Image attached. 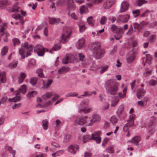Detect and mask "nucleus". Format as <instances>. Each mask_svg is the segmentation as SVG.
Listing matches in <instances>:
<instances>
[{"instance_id": "obj_1", "label": "nucleus", "mask_w": 157, "mask_h": 157, "mask_svg": "<svg viewBox=\"0 0 157 157\" xmlns=\"http://www.w3.org/2000/svg\"><path fill=\"white\" fill-rule=\"evenodd\" d=\"M116 83V80L113 79H108L105 82V87L106 90L111 95L117 94L118 86Z\"/></svg>"}, {"instance_id": "obj_2", "label": "nucleus", "mask_w": 157, "mask_h": 157, "mask_svg": "<svg viewBox=\"0 0 157 157\" xmlns=\"http://www.w3.org/2000/svg\"><path fill=\"white\" fill-rule=\"evenodd\" d=\"M33 48L31 44L29 45L27 42H25L22 44L21 47L20 48L19 52L21 56V58H25L26 51L27 57H28L31 55V52L33 51Z\"/></svg>"}, {"instance_id": "obj_3", "label": "nucleus", "mask_w": 157, "mask_h": 157, "mask_svg": "<svg viewBox=\"0 0 157 157\" xmlns=\"http://www.w3.org/2000/svg\"><path fill=\"white\" fill-rule=\"evenodd\" d=\"M100 46L99 43L94 44L93 45V56L94 57L97 59H101L105 53L104 50L100 48Z\"/></svg>"}, {"instance_id": "obj_4", "label": "nucleus", "mask_w": 157, "mask_h": 157, "mask_svg": "<svg viewBox=\"0 0 157 157\" xmlns=\"http://www.w3.org/2000/svg\"><path fill=\"white\" fill-rule=\"evenodd\" d=\"M89 102L88 100H85L82 101L81 102L79 108L78 112L79 113H81L82 111L85 113H89L91 110V108H86L89 105Z\"/></svg>"}, {"instance_id": "obj_5", "label": "nucleus", "mask_w": 157, "mask_h": 157, "mask_svg": "<svg viewBox=\"0 0 157 157\" xmlns=\"http://www.w3.org/2000/svg\"><path fill=\"white\" fill-rule=\"evenodd\" d=\"M88 118L87 116L78 117L74 121V124L75 126L84 125L87 123Z\"/></svg>"}, {"instance_id": "obj_6", "label": "nucleus", "mask_w": 157, "mask_h": 157, "mask_svg": "<svg viewBox=\"0 0 157 157\" xmlns=\"http://www.w3.org/2000/svg\"><path fill=\"white\" fill-rule=\"evenodd\" d=\"M71 34V30L70 28H67L63 34L62 35V39L60 40L61 43H65L67 42L69 39V36Z\"/></svg>"}, {"instance_id": "obj_7", "label": "nucleus", "mask_w": 157, "mask_h": 157, "mask_svg": "<svg viewBox=\"0 0 157 157\" xmlns=\"http://www.w3.org/2000/svg\"><path fill=\"white\" fill-rule=\"evenodd\" d=\"M45 50H47V49L44 48L40 44L36 45L34 49V51L37 54L38 56H41L44 55Z\"/></svg>"}, {"instance_id": "obj_8", "label": "nucleus", "mask_w": 157, "mask_h": 157, "mask_svg": "<svg viewBox=\"0 0 157 157\" xmlns=\"http://www.w3.org/2000/svg\"><path fill=\"white\" fill-rule=\"evenodd\" d=\"M101 116L98 114H94L92 117V118L90 120V122L86 125V126H91L94 122H99L101 121Z\"/></svg>"}, {"instance_id": "obj_9", "label": "nucleus", "mask_w": 157, "mask_h": 157, "mask_svg": "<svg viewBox=\"0 0 157 157\" xmlns=\"http://www.w3.org/2000/svg\"><path fill=\"white\" fill-rule=\"evenodd\" d=\"M75 61L74 56L71 54H67L62 60V63L64 64L68 63H73Z\"/></svg>"}, {"instance_id": "obj_10", "label": "nucleus", "mask_w": 157, "mask_h": 157, "mask_svg": "<svg viewBox=\"0 0 157 157\" xmlns=\"http://www.w3.org/2000/svg\"><path fill=\"white\" fill-rule=\"evenodd\" d=\"M130 17L129 14H126L124 15H119L117 18V22H122L125 23L128 21Z\"/></svg>"}, {"instance_id": "obj_11", "label": "nucleus", "mask_w": 157, "mask_h": 157, "mask_svg": "<svg viewBox=\"0 0 157 157\" xmlns=\"http://www.w3.org/2000/svg\"><path fill=\"white\" fill-rule=\"evenodd\" d=\"M101 133L100 131L96 132L91 134V139L95 141L97 144L100 143L101 140V138L100 136Z\"/></svg>"}, {"instance_id": "obj_12", "label": "nucleus", "mask_w": 157, "mask_h": 157, "mask_svg": "<svg viewBox=\"0 0 157 157\" xmlns=\"http://www.w3.org/2000/svg\"><path fill=\"white\" fill-rule=\"evenodd\" d=\"M27 86L26 85H22L21 87L17 90L14 91L13 94L15 95H18L20 94V93L25 94L26 92Z\"/></svg>"}, {"instance_id": "obj_13", "label": "nucleus", "mask_w": 157, "mask_h": 157, "mask_svg": "<svg viewBox=\"0 0 157 157\" xmlns=\"http://www.w3.org/2000/svg\"><path fill=\"white\" fill-rule=\"evenodd\" d=\"M129 4L128 2L124 1L121 4L120 12L123 13L126 11L128 8Z\"/></svg>"}, {"instance_id": "obj_14", "label": "nucleus", "mask_w": 157, "mask_h": 157, "mask_svg": "<svg viewBox=\"0 0 157 157\" xmlns=\"http://www.w3.org/2000/svg\"><path fill=\"white\" fill-rule=\"evenodd\" d=\"M73 0H58L56 2L57 6H60L66 4H69L73 3Z\"/></svg>"}, {"instance_id": "obj_15", "label": "nucleus", "mask_w": 157, "mask_h": 157, "mask_svg": "<svg viewBox=\"0 0 157 157\" xmlns=\"http://www.w3.org/2000/svg\"><path fill=\"white\" fill-rule=\"evenodd\" d=\"M79 147L77 145H72L69 146L67 149L68 151L72 154H75L78 150Z\"/></svg>"}, {"instance_id": "obj_16", "label": "nucleus", "mask_w": 157, "mask_h": 157, "mask_svg": "<svg viewBox=\"0 0 157 157\" xmlns=\"http://www.w3.org/2000/svg\"><path fill=\"white\" fill-rule=\"evenodd\" d=\"M85 45V39L82 38L79 39L76 44V47L78 49H79L82 48Z\"/></svg>"}, {"instance_id": "obj_17", "label": "nucleus", "mask_w": 157, "mask_h": 157, "mask_svg": "<svg viewBox=\"0 0 157 157\" xmlns=\"http://www.w3.org/2000/svg\"><path fill=\"white\" fill-rule=\"evenodd\" d=\"M111 29L114 33L117 34L120 33H121L122 29L121 27L117 26L113 24L112 25Z\"/></svg>"}, {"instance_id": "obj_18", "label": "nucleus", "mask_w": 157, "mask_h": 157, "mask_svg": "<svg viewBox=\"0 0 157 157\" xmlns=\"http://www.w3.org/2000/svg\"><path fill=\"white\" fill-rule=\"evenodd\" d=\"M124 108V105L121 104L119 106L117 110V111L116 114L118 117L121 119L122 118L121 116L122 113H123Z\"/></svg>"}, {"instance_id": "obj_19", "label": "nucleus", "mask_w": 157, "mask_h": 157, "mask_svg": "<svg viewBox=\"0 0 157 157\" xmlns=\"http://www.w3.org/2000/svg\"><path fill=\"white\" fill-rule=\"evenodd\" d=\"M115 0H107L104 3L103 6L105 9H108L115 2Z\"/></svg>"}, {"instance_id": "obj_20", "label": "nucleus", "mask_w": 157, "mask_h": 157, "mask_svg": "<svg viewBox=\"0 0 157 157\" xmlns=\"http://www.w3.org/2000/svg\"><path fill=\"white\" fill-rule=\"evenodd\" d=\"M78 26L80 33L83 32L86 29L85 23L82 21H80L78 22Z\"/></svg>"}, {"instance_id": "obj_21", "label": "nucleus", "mask_w": 157, "mask_h": 157, "mask_svg": "<svg viewBox=\"0 0 157 157\" xmlns=\"http://www.w3.org/2000/svg\"><path fill=\"white\" fill-rule=\"evenodd\" d=\"M145 94V91L142 88L139 89L137 91L136 95L139 99L143 98Z\"/></svg>"}, {"instance_id": "obj_22", "label": "nucleus", "mask_w": 157, "mask_h": 157, "mask_svg": "<svg viewBox=\"0 0 157 157\" xmlns=\"http://www.w3.org/2000/svg\"><path fill=\"white\" fill-rule=\"evenodd\" d=\"M140 25L137 24L136 23H135L134 25V28L135 29V31L137 32H139L140 29L142 27L141 25H144L147 24V23L144 22V21L141 22L140 23Z\"/></svg>"}, {"instance_id": "obj_23", "label": "nucleus", "mask_w": 157, "mask_h": 157, "mask_svg": "<svg viewBox=\"0 0 157 157\" xmlns=\"http://www.w3.org/2000/svg\"><path fill=\"white\" fill-rule=\"evenodd\" d=\"M13 18L15 19L16 20H18L19 23L21 25H23L24 23V21L23 18L21 15L19 14H16L13 16Z\"/></svg>"}, {"instance_id": "obj_24", "label": "nucleus", "mask_w": 157, "mask_h": 157, "mask_svg": "<svg viewBox=\"0 0 157 157\" xmlns=\"http://www.w3.org/2000/svg\"><path fill=\"white\" fill-rule=\"evenodd\" d=\"M140 140V137L139 136H136L134 137L131 140V143L135 145H137L139 144V142Z\"/></svg>"}, {"instance_id": "obj_25", "label": "nucleus", "mask_w": 157, "mask_h": 157, "mask_svg": "<svg viewBox=\"0 0 157 157\" xmlns=\"http://www.w3.org/2000/svg\"><path fill=\"white\" fill-rule=\"evenodd\" d=\"M37 94V92L35 91H30L27 93L26 97L29 99H30L36 96Z\"/></svg>"}, {"instance_id": "obj_26", "label": "nucleus", "mask_w": 157, "mask_h": 157, "mask_svg": "<svg viewBox=\"0 0 157 157\" xmlns=\"http://www.w3.org/2000/svg\"><path fill=\"white\" fill-rule=\"evenodd\" d=\"M6 73L4 71H0V82L2 83L6 82Z\"/></svg>"}, {"instance_id": "obj_27", "label": "nucleus", "mask_w": 157, "mask_h": 157, "mask_svg": "<svg viewBox=\"0 0 157 157\" xmlns=\"http://www.w3.org/2000/svg\"><path fill=\"white\" fill-rule=\"evenodd\" d=\"M69 70V68L67 67H64L59 69L58 73L59 74H62L65 73L68 71Z\"/></svg>"}, {"instance_id": "obj_28", "label": "nucleus", "mask_w": 157, "mask_h": 157, "mask_svg": "<svg viewBox=\"0 0 157 157\" xmlns=\"http://www.w3.org/2000/svg\"><path fill=\"white\" fill-rule=\"evenodd\" d=\"M49 18L50 24L52 25L58 24L60 21V19L58 18L49 17Z\"/></svg>"}, {"instance_id": "obj_29", "label": "nucleus", "mask_w": 157, "mask_h": 157, "mask_svg": "<svg viewBox=\"0 0 157 157\" xmlns=\"http://www.w3.org/2000/svg\"><path fill=\"white\" fill-rule=\"evenodd\" d=\"M26 76V75L25 73L22 72L20 73L18 80V82L19 84L22 83Z\"/></svg>"}, {"instance_id": "obj_30", "label": "nucleus", "mask_w": 157, "mask_h": 157, "mask_svg": "<svg viewBox=\"0 0 157 157\" xmlns=\"http://www.w3.org/2000/svg\"><path fill=\"white\" fill-rule=\"evenodd\" d=\"M52 93L51 92H48L42 95V98L44 100H46L50 98L52 95Z\"/></svg>"}, {"instance_id": "obj_31", "label": "nucleus", "mask_w": 157, "mask_h": 157, "mask_svg": "<svg viewBox=\"0 0 157 157\" xmlns=\"http://www.w3.org/2000/svg\"><path fill=\"white\" fill-rule=\"evenodd\" d=\"M64 152V150H59L52 153V155L53 157H56L61 155Z\"/></svg>"}, {"instance_id": "obj_32", "label": "nucleus", "mask_w": 157, "mask_h": 157, "mask_svg": "<svg viewBox=\"0 0 157 157\" xmlns=\"http://www.w3.org/2000/svg\"><path fill=\"white\" fill-rule=\"evenodd\" d=\"M135 59V53H132L129 57L127 59V62L130 63L134 61Z\"/></svg>"}, {"instance_id": "obj_33", "label": "nucleus", "mask_w": 157, "mask_h": 157, "mask_svg": "<svg viewBox=\"0 0 157 157\" xmlns=\"http://www.w3.org/2000/svg\"><path fill=\"white\" fill-rule=\"evenodd\" d=\"M67 14L69 17H71L74 20H76L78 19V17L77 14L75 12H73L70 13V12H69L67 13Z\"/></svg>"}, {"instance_id": "obj_34", "label": "nucleus", "mask_w": 157, "mask_h": 157, "mask_svg": "<svg viewBox=\"0 0 157 157\" xmlns=\"http://www.w3.org/2000/svg\"><path fill=\"white\" fill-rule=\"evenodd\" d=\"M48 121L47 119H45L42 121V125L44 130H46L48 129Z\"/></svg>"}, {"instance_id": "obj_35", "label": "nucleus", "mask_w": 157, "mask_h": 157, "mask_svg": "<svg viewBox=\"0 0 157 157\" xmlns=\"http://www.w3.org/2000/svg\"><path fill=\"white\" fill-rule=\"evenodd\" d=\"M118 120V119L115 116H111L109 119L110 122L113 124H116Z\"/></svg>"}, {"instance_id": "obj_36", "label": "nucleus", "mask_w": 157, "mask_h": 157, "mask_svg": "<svg viewBox=\"0 0 157 157\" xmlns=\"http://www.w3.org/2000/svg\"><path fill=\"white\" fill-rule=\"evenodd\" d=\"M21 99L20 97L18 95H16V97L12 98H10L8 100L10 102H16L19 101Z\"/></svg>"}, {"instance_id": "obj_37", "label": "nucleus", "mask_w": 157, "mask_h": 157, "mask_svg": "<svg viewBox=\"0 0 157 157\" xmlns=\"http://www.w3.org/2000/svg\"><path fill=\"white\" fill-rule=\"evenodd\" d=\"M18 63L17 61H14L10 63L8 65V67L10 69H13L16 67Z\"/></svg>"}, {"instance_id": "obj_38", "label": "nucleus", "mask_w": 157, "mask_h": 157, "mask_svg": "<svg viewBox=\"0 0 157 157\" xmlns=\"http://www.w3.org/2000/svg\"><path fill=\"white\" fill-rule=\"evenodd\" d=\"M8 51V47L7 46H4L2 48L1 54L2 55L4 56L5 55Z\"/></svg>"}, {"instance_id": "obj_39", "label": "nucleus", "mask_w": 157, "mask_h": 157, "mask_svg": "<svg viewBox=\"0 0 157 157\" xmlns=\"http://www.w3.org/2000/svg\"><path fill=\"white\" fill-rule=\"evenodd\" d=\"M88 12V10L86 6L83 5L80 8V12L82 14L84 13H87Z\"/></svg>"}, {"instance_id": "obj_40", "label": "nucleus", "mask_w": 157, "mask_h": 157, "mask_svg": "<svg viewBox=\"0 0 157 157\" xmlns=\"http://www.w3.org/2000/svg\"><path fill=\"white\" fill-rule=\"evenodd\" d=\"M136 117V116L134 114L130 115L129 119L128 120V122H130L131 124H133L134 121Z\"/></svg>"}, {"instance_id": "obj_41", "label": "nucleus", "mask_w": 157, "mask_h": 157, "mask_svg": "<svg viewBox=\"0 0 157 157\" xmlns=\"http://www.w3.org/2000/svg\"><path fill=\"white\" fill-rule=\"evenodd\" d=\"M87 22L90 25L93 26L94 25L93 17L92 16L88 17L87 19Z\"/></svg>"}, {"instance_id": "obj_42", "label": "nucleus", "mask_w": 157, "mask_h": 157, "mask_svg": "<svg viewBox=\"0 0 157 157\" xmlns=\"http://www.w3.org/2000/svg\"><path fill=\"white\" fill-rule=\"evenodd\" d=\"M156 37L155 35L152 34L149 37L148 40L150 42L153 43L156 40Z\"/></svg>"}, {"instance_id": "obj_43", "label": "nucleus", "mask_w": 157, "mask_h": 157, "mask_svg": "<svg viewBox=\"0 0 157 157\" xmlns=\"http://www.w3.org/2000/svg\"><path fill=\"white\" fill-rule=\"evenodd\" d=\"M152 58L150 54L146 55V62L148 64L150 65L151 63Z\"/></svg>"}, {"instance_id": "obj_44", "label": "nucleus", "mask_w": 157, "mask_h": 157, "mask_svg": "<svg viewBox=\"0 0 157 157\" xmlns=\"http://www.w3.org/2000/svg\"><path fill=\"white\" fill-rule=\"evenodd\" d=\"M38 87L40 89L45 88V82L44 80L41 79L39 83Z\"/></svg>"}, {"instance_id": "obj_45", "label": "nucleus", "mask_w": 157, "mask_h": 157, "mask_svg": "<svg viewBox=\"0 0 157 157\" xmlns=\"http://www.w3.org/2000/svg\"><path fill=\"white\" fill-rule=\"evenodd\" d=\"M91 136L90 137V136L88 135L84 136L83 137V141L84 143H85L90 140H92Z\"/></svg>"}, {"instance_id": "obj_46", "label": "nucleus", "mask_w": 157, "mask_h": 157, "mask_svg": "<svg viewBox=\"0 0 157 157\" xmlns=\"http://www.w3.org/2000/svg\"><path fill=\"white\" fill-rule=\"evenodd\" d=\"M61 46L59 44H56L53 47L52 49L49 52L51 53L52 50L56 51L59 50L61 48Z\"/></svg>"}, {"instance_id": "obj_47", "label": "nucleus", "mask_w": 157, "mask_h": 157, "mask_svg": "<svg viewBox=\"0 0 157 157\" xmlns=\"http://www.w3.org/2000/svg\"><path fill=\"white\" fill-rule=\"evenodd\" d=\"M106 151L109 153H112L114 152V149L113 145L108 147L106 150Z\"/></svg>"}, {"instance_id": "obj_48", "label": "nucleus", "mask_w": 157, "mask_h": 157, "mask_svg": "<svg viewBox=\"0 0 157 157\" xmlns=\"http://www.w3.org/2000/svg\"><path fill=\"white\" fill-rule=\"evenodd\" d=\"M119 101V100L117 98L115 99H113L111 101V106L112 107H114L116 106V105L118 103Z\"/></svg>"}, {"instance_id": "obj_49", "label": "nucleus", "mask_w": 157, "mask_h": 157, "mask_svg": "<svg viewBox=\"0 0 157 157\" xmlns=\"http://www.w3.org/2000/svg\"><path fill=\"white\" fill-rule=\"evenodd\" d=\"M147 2L145 0H138L136 1V4L138 6H140Z\"/></svg>"}, {"instance_id": "obj_50", "label": "nucleus", "mask_w": 157, "mask_h": 157, "mask_svg": "<svg viewBox=\"0 0 157 157\" xmlns=\"http://www.w3.org/2000/svg\"><path fill=\"white\" fill-rule=\"evenodd\" d=\"M37 81V78L36 77L32 78L30 80V83L32 86H34Z\"/></svg>"}, {"instance_id": "obj_51", "label": "nucleus", "mask_w": 157, "mask_h": 157, "mask_svg": "<svg viewBox=\"0 0 157 157\" xmlns=\"http://www.w3.org/2000/svg\"><path fill=\"white\" fill-rule=\"evenodd\" d=\"M36 73L38 74V75L40 77H42L44 76L42 70L41 68L38 69L36 71Z\"/></svg>"}, {"instance_id": "obj_52", "label": "nucleus", "mask_w": 157, "mask_h": 157, "mask_svg": "<svg viewBox=\"0 0 157 157\" xmlns=\"http://www.w3.org/2000/svg\"><path fill=\"white\" fill-rule=\"evenodd\" d=\"M109 105L108 102H103L102 103V108L104 110L106 109L109 108Z\"/></svg>"}, {"instance_id": "obj_53", "label": "nucleus", "mask_w": 157, "mask_h": 157, "mask_svg": "<svg viewBox=\"0 0 157 157\" xmlns=\"http://www.w3.org/2000/svg\"><path fill=\"white\" fill-rule=\"evenodd\" d=\"M78 95V94L76 93H70L67 94L66 95V96L67 97H75L77 96Z\"/></svg>"}, {"instance_id": "obj_54", "label": "nucleus", "mask_w": 157, "mask_h": 157, "mask_svg": "<svg viewBox=\"0 0 157 157\" xmlns=\"http://www.w3.org/2000/svg\"><path fill=\"white\" fill-rule=\"evenodd\" d=\"M133 124H131L130 123L128 122V123H126L124 125V127L123 129L125 131H126L129 128V127L132 125Z\"/></svg>"}, {"instance_id": "obj_55", "label": "nucleus", "mask_w": 157, "mask_h": 157, "mask_svg": "<svg viewBox=\"0 0 157 157\" xmlns=\"http://www.w3.org/2000/svg\"><path fill=\"white\" fill-rule=\"evenodd\" d=\"M108 68L109 66L107 65L102 67L101 70L100 71V73L101 74L103 73L104 72L107 71Z\"/></svg>"}, {"instance_id": "obj_56", "label": "nucleus", "mask_w": 157, "mask_h": 157, "mask_svg": "<svg viewBox=\"0 0 157 157\" xmlns=\"http://www.w3.org/2000/svg\"><path fill=\"white\" fill-rule=\"evenodd\" d=\"M107 21V18L105 16H102L101 17V20L100 23L101 24L104 25L105 24Z\"/></svg>"}, {"instance_id": "obj_57", "label": "nucleus", "mask_w": 157, "mask_h": 157, "mask_svg": "<svg viewBox=\"0 0 157 157\" xmlns=\"http://www.w3.org/2000/svg\"><path fill=\"white\" fill-rule=\"evenodd\" d=\"M52 79H48L46 82V84L45 85V88L47 89L49 87L50 85L52 82Z\"/></svg>"}, {"instance_id": "obj_58", "label": "nucleus", "mask_w": 157, "mask_h": 157, "mask_svg": "<svg viewBox=\"0 0 157 157\" xmlns=\"http://www.w3.org/2000/svg\"><path fill=\"white\" fill-rule=\"evenodd\" d=\"M19 8V7L18 6L17 3H16L13 7L11 10L13 12L17 11L18 10Z\"/></svg>"}, {"instance_id": "obj_59", "label": "nucleus", "mask_w": 157, "mask_h": 157, "mask_svg": "<svg viewBox=\"0 0 157 157\" xmlns=\"http://www.w3.org/2000/svg\"><path fill=\"white\" fill-rule=\"evenodd\" d=\"M8 149L10 152L12 154L13 157H15V151L13 150L12 148L10 147H8Z\"/></svg>"}, {"instance_id": "obj_60", "label": "nucleus", "mask_w": 157, "mask_h": 157, "mask_svg": "<svg viewBox=\"0 0 157 157\" xmlns=\"http://www.w3.org/2000/svg\"><path fill=\"white\" fill-rule=\"evenodd\" d=\"M5 30L4 27L2 26H0V37L2 36L4 34V31Z\"/></svg>"}, {"instance_id": "obj_61", "label": "nucleus", "mask_w": 157, "mask_h": 157, "mask_svg": "<svg viewBox=\"0 0 157 157\" xmlns=\"http://www.w3.org/2000/svg\"><path fill=\"white\" fill-rule=\"evenodd\" d=\"M13 41L14 43V45L15 46L16 44L18 45L20 43V42L18 39L15 38L13 39Z\"/></svg>"}, {"instance_id": "obj_62", "label": "nucleus", "mask_w": 157, "mask_h": 157, "mask_svg": "<svg viewBox=\"0 0 157 157\" xmlns=\"http://www.w3.org/2000/svg\"><path fill=\"white\" fill-rule=\"evenodd\" d=\"M140 13V11L139 10H137L133 12V16L135 17L138 16Z\"/></svg>"}, {"instance_id": "obj_63", "label": "nucleus", "mask_w": 157, "mask_h": 157, "mask_svg": "<svg viewBox=\"0 0 157 157\" xmlns=\"http://www.w3.org/2000/svg\"><path fill=\"white\" fill-rule=\"evenodd\" d=\"M122 35L121 33H120L117 34H116L115 35V38L117 40H118L122 37Z\"/></svg>"}, {"instance_id": "obj_64", "label": "nucleus", "mask_w": 157, "mask_h": 157, "mask_svg": "<svg viewBox=\"0 0 157 157\" xmlns=\"http://www.w3.org/2000/svg\"><path fill=\"white\" fill-rule=\"evenodd\" d=\"M132 32L133 28L132 26L131 25L129 29V30L127 33H126V34L127 35H130L132 33Z\"/></svg>"}]
</instances>
